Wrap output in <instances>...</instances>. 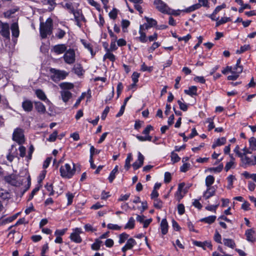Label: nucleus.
Here are the masks:
<instances>
[{"label": "nucleus", "instance_id": "6", "mask_svg": "<svg viewBox=\"0 0 256 256\" xmlns=\"http://www.w3.org/2000/svg\"><path fill=\"white\" fill-rule=\"evenodd\" d=\"M12 139L20 144L24 143V136L23 130L20 128H16L13 132Z\"/></svg>", "mask_w": 256, "mask_h": 256}, {"label": "nucleus", "instance_id": "49", "mask_svg": "<svg viewBox=\"0 0 256 256\" xmlns=\"http://www.w3.org/2000/svg\"><path fill=\"white\" fill-rule=\"evenodd\" d=\"M180 160V158L179 157L177 154L175 153L174 152H172L171 160L174 163L179 162Z\"/></svg>", "mask_w": 256, "mask_h": 256}, {"label": "nucleus", "instance_id": "8", "mask_svg": "<svg viewBox=\"0 0 256 256\" xmlns=\"http://www.w3.org/2000/svg\"><path fill=\"white\" fill-rule=\"evenodd\" d=\"M75 52L73 49L70 48L66 51L63 56L64 62L69 64H72L75 62Z\"/></svg>", "mask_w": 256, "mask_h": 256}, {"label": "nucleus", "instance_id": "62", "mask_svg": "<svg viewBox=\"0 0 256 256\" xmlns=\"http://www.w3.org/2000/svg\"><path fill=\"white\" fill-rule=\"evenodd\" d=\"M178 103L179 105L180 108L181 110L186 112L188 110V106L186 104L183 103L180 100L178 101Z\"/></svg>", "mask_w": 256, "mask_h": 256}, {"label": "nucleus", "instance_id": "30", "mask_svg": "<svg viewBox=\"0 0 256 256\" xmlns=\"http://www.w3.org/2000/svg\"><path fill=\"white\" fill-rule=\"evenodd\" d=\"M66 34V32L64 30L58 28L56 29L55 36L58 39H62L65 36Z\"/></svg>", "mask_w": 256, "mask_h": 256}, {"label": "nucleus", "instance_id": "24", "mask_svg": "<svg viewBox=\"0 0 256 256\" xmlns=\"http://www.w3.org/2000/svg\"><path fill=\"white\" fill-rule=\"evenodd\" d=\"M184 92L186 94L189 95L191 96H196L197 94V87L196 86H191L189 87L188 90H185Z\"/></svg>", "mask_w": 256, "mask_h": 256}, {"label": "nucleus", "instance_id": "5", "mask_svg": "<svg viewBox=\"0 0 256 256\" xmlns=\"http://www.w3.org/2000/svg\"><path fill=\"white\" fill-rule=\"evenodd\" d=\"M82 233H83V232L82 228H76L72 230V232L70 234V238L72 242L76 244H80L82 240L80 236V234Z\"/></svg>", "mask_w": 256, "mask_h": 256}, {"label": "nucleus", "instance_id": "7", "mask_svg": "<svg viewBox=\"0 0 256 256\" xmlns=\"http://www.w3.org/2000/svg\"><path fill=\"white\" fill-rule=\"evenodd\" d=\"M0 34L6 40H10V26L7 22L0 20Z\"/></svg>", "mask_w": 256, "mask_h": 256}, {"label": "nucleus", "instance_id": "26", "mask_svg": "<svg viewBox=\"0 0 256 256\" xmlns=\"http://www.w3.org/2000/svg\"><path fill=\"white\" fill-rule=\"evenodd\" d=\"M223 242L224 246L232 248H234L236 246L234 241L230 238H224Z\"/></svg>", "mask_w": 256, "mask_h": 256}, {"label": "nucleus", "instance_id": "55", "mask_svg": "<svg viewBox=\"0 0 256 256\" xmlns=\"http://www.w3.org/2000/svg\"><path fill=\"white\" fill-rule=\"evenodd\" d=\"M180 10H176L171 9L170 8H169L166 14L177 16H178L180 14Z\"/></svg>", "mask_w": 256, "mask_h": 256}, {"label": "nucleus", "instance_id": "4", "mask_svg": "<svg viewBox=\"0 0 256 256\" xmlns=\"http://www.w3.org/2000/svg\"><path fill=\"white\" fill-rule=\"evenodd\" d=\"M240 166L244 168L255 166L256 165V156L251 154L250 156L248 155L244 156L243 154L240 158Z\"/></svg>", "mask_w": 256, "mask_h": 256}, {"label": "nucleus", "instance_id": "61", "mask_svg": "<svg viewBox=\"0 0 256 256\" xmlns=\"http://www.w3.org/2000/svg\"><path fill=\"white\" fill-rule=\"evenodd\" d=\"M160 46V44L158 42H154L152 46L148 48V51L150 52H152L156 48Z\"/></svg>", "mask_w": 256, "mask_h": 256}, {"label": "nucleus", "instance_id": "23", "mask_svg": "<svg viewBox=\"0 0 256 256\" xmlns=\"http://www.w3.org/2000/svg\"><path fill=\"white\" fill-rule=\"evenodd\" d=\"M60 88L62 90H69L74 88V85L72 83L64 82L59 84Z\"/></svg>", "mask_w": 256, "mask_h": 256}, {"label": "nucleus", "instance_id": "32", "mask_svg": "<svg viewBox=\"0 0 256 256\" xmlns=\"http://www.w3.org/2000/svg\"><path fill=\"white\" fill-rule=\"evenodd\" d=\"M102 242V241L100 239H96L94 242L91 246L92 249L95 250H100Z\"/></svg>", "mask_w": 256, "mask_h": 256}, {"label": "nucleus", "instance_id": "46", "mask_svg": "<svg viewBox=\"0 0 256 256\" xmlns=\"http://www.w3.org/2000/svg\"><path fill=\"white\" fill-rule=\"evenodd\" d=\"M128 236H129L127 234L124 232L122 233L119 236L118 242L120 244L124 243L126 240L128 238Z\"/></svg>", "mask_w": 256, "mask_h": 256}, {"label": "nucleus", "instance_id": "47", "mask_svg": "<svg viewBox=\"0 0 256 256\" xmlns=\"http://www.w3.org/2000/svg\"><path fill=\"white\" fill-rule=\"evenodd\" d=\"M136 138L141 142L144 141H152V137L149 135L146 136H136Z\"/></svg>", "mask_w": 256, "mask_h": 256}, {"label": "nucleus", "instance_id": "20", "mask_svg": "<svg viewBox=\"0 0 256 256\" xmlns=\"http://www.w3.org/2000/svg\"><path fill=\"white\" fill-rule=\"evenodd\" d=\"M160 230L162 233L163 235H165L168 232V223L166 218H164L160 222Z\"/></svg>", "mask_w": 256, "mask_h": 256}, {"label": "nucleus", "instance_id": "1", "mask_svg": "<svg viewBox=\"0 0 256 256\" xmlns=\"http://www.w3.org/2000/svg\"><path fill=\"white\" fill-rule=\"evenodd\" d=\"M53 30L52 20L49 18L46 22H40V36L42 38H46L48 36L52 34Z\"/></svg>", "mask_w": 256, "mask_h": 256}, {"label": "nucleus", "instance_id": "60", "mask_svg": "<svg viewBox=\"0 0 256 256\" xmlns=\"http://www.w3.org/2000/svg\"><path fill=\"white\" fill-rule=\"evenodd\" d=\"M214 240L218 243L222 244V236L218 231H216L214 237Z\"/></svg>", "mask_w": 256, "mask_h": 256}, {"label": "nucleus", "instance_id": "11", "mask_svg": "<svg viewBox=\"0 0 256 256\" xmlns=\"http://www.w3.org/2000/svg\"><path fill=\"white\" fill-rule=\"evenodd\" d=\"M72 14L74 16L75 21L76 22V25L78 26H81L80 22H86V20L84 14H82L81 10H76L72 13Z\"/></svg>", "mask_w": 256, "mask_h": 256}, {"label": "nucleus", "instance_id": "29", "mask_svg": "<svg viewBox=\"0 0 256 256\" xmlns=\"http://www.w3.org/2000/svg\"><path fill=\"white\" fill-rule=\"evenodd\" d=\"M118 172V166H116L110 172L108 178L110 182L112 183L116 178V174Z\"/></svg>", "mask_w": 256, "mask_h": 256}, {"label": "nucleus", "instance_id": "41", "mask_svg": "<svg viewBox=\"0 0 256 256\" xmlns=\"http://www.w3.org/2000/svg\"><path fill=\"white\" fill-rule=\"evenodd\" d=\"M10 197V194L6 190L2 188H0V198L4 200Z\"/></svg>", "mask_w": 256, "mask_h": 256}, {"label": "nucleus", "instance_id": "52", "mask_svg": "<svg viewBox=\"0 0 256 256\" xmlns=\"http://www.w3.org/2000/svg\"><path fill=\"white\" fill-rule=\"evenodd\" d=\"M107 228L110 230H119L121 229V226H118V224H108L107 225Z\"/></svg>", "mask_w": 256, "mask_h": 256}, {"label": "nucleus", "instance_id": "37", "mask_svg": "<svg viewBox=\"0 0 256 256\" xmlns=\"http://www.w3.org/2000/svg\"><path fill=\"white\" fill-rule=\"evenodd\" d=\"M250 148L252 151L256 150V138L254 137H252L249 140Z\"/></svg>", "mask_w": 256, "mask_h": 256}, {"label": "nucleus", "instance_id": "50", "mask_svg": "<svg viewBox=\"0 0 256 256\" xmlns=\"http://www.w3.org/2000/svg\"><path fill=\"white\" fill-rule=\"evenodd\" d=\"M190 164L188 163H184L180 168V171L182 172H186L190 168Z\"/></svg>", "mask_w": 256, "mask_h": 256}, {"label": "nucleus", "instance_id": "36", "mask_svg": "<svg viewBox=\"0 0 256 256\" xmlns=\"http://www.w3.org/2000/svg\"><path fill=\"white\" fill-rule=\"evenodd\" d=\"M73 70L74 73L78 76L82 75L83 74L82 68L80 64L75 65L73 68Z\"/></svg>", "mask_w": 256, "mask_h": 256}, {"label": "nucleus", "instance_id": "12", "mask_svg": "<svg viewBox=\"0 0 256 256\" xmlns=\"http://www.w3.org/2000/svg\"><path fill=\"white\" fill-rule=\"evenodd\" d=\"M245 236L248 242L254 243L256 241V232L252 228L246 230Z\"/></svg>", "mask_w": 256, "mask_h": 256}, {"label": "nucleus", "instance_id": "53", "mask_svg": "<svg viewBox=\"0 0 256 256\" xmlns=\"http://www.w3.org/2000/svg\"><path fill=\"white\" fill-rule=\"evenodd\" d=\"M140 70L142 72L148 71V72H151L153 70V67L148 66H146L145 63H143L141 66Z\"/></svg>", "mask_w": 256, "mask_h": 256}, {"label": "nucleus", "instance_id": "64", "mask_svg": "<svg viewBox=\"0 0 256 256\" xmlns=\"http://www.w3.org/2000/svg\"><path fill=\"white\" fill-rule=\"evenodd\" d=\"M110 18L115 20L118 15L117 10L116 8H114L112 11H110L108 14Z\"/></svg>", "mask_w": 256, "mask_h": 256}, {"label": "nucleus", "instance_id": "17", "mask_svg": "<svg viewBox=\"0 0 256 256\" xmlns=\"http://www.w3.org/2000/svg\"><path fill=\"white\" fill-rule=\"evenodd\" d=\"M12 36L18 38L20 34L19 27L18 22H14L10 26Z\"/></svg>", "mask_w": 256, "mask_h": 256}, {"label": "nucleus", "instance_id": "21", "mask_svg": "<svg viewBox=\"0 0 256 256\" xmlns=\"http://www.w3.org/2000/svg\"><path fill=\"white\" fill-rule=\"evenodd\" d=\"M142 26H140L139 34L140 36L136 38V39L138 40L140 42L142 43H145L148 42V38L146 36V33L144 30H142Z\"/></svg>", "mask_w": 256, "mask_h": 256}, {"label": "nucleus", "instance_id": "27", "mask_svg": "<svg viewBox=\"0 0 256 256\" xmlns=\"http://www.w3.org/2000/svg\"><path fill=\"white\" fill-rule=\"evenodd\" d=\"M132 153H128L127 154L126 158L125 160L124 168L128 170L130 167V162L132 160Z\"/></svg>", "mask_w": 256, "mask_h": 256}, {"label": "nucleus", "instance_id": "15", "mask_svg": "<svg viewBox=\"0 0 256 256\" xmlns=\"http://www.w3.org/2000/svg\"><path fill=\"white\" fill-rule=\"evenodd\" d=\"M136 244V240L132 238H130L128 240L125 246L122 247V252H126V250H131Z\"/></svg>", "mask_w": 256, "mask_h": 256}, {"label": "nucleus", "instance_id": "22", "mask_svg": "<svg viewBox=\"0 0 256 256\" xmlns=\"http://www.w3.org/2000/svg\"><path fill=\"white\" fill-rule=\"evenodd\" d=\"M215 191L214 187H207L206 191L204 192V196L206 200L208 199L210 197L214 195Z\"/></svg>", "mask_w": 256, "mask_h": 256}, {"label": "nucleus", "instance_id": "31", "mask_svg": "<svg viewBox=\"0 0 256 256\" xmlns=\"http://www.w3.org/2000/svg\"><path fill=\"white\" fill-rule=\"evenodd\" d=\"M214 182V178L211 175L207 176L206 178V187H212L211 186Z\"/></svg>", "mask_w": 256, "mask_h": 256}, {"label": "nucleus", "instance_id": "38", "mask_svg": "<svg viewBox=\"0 0 256 256\" xmlns=\"http://www.w3.org/2000/svg\"><path fill=\"white\" fill-rule=\"evenodd\" d=\"M66 197L68 199L67 206L71 205L73 202V199L74 196V194L70 192H68L66 194Z\"/></svg>", "mask_w": 256, "mask_h": 256}, {"label": "nucleus", "instance_id": "16", "mask_svg": "<svg viewBox=\"0 0 256 256\" xmlns=\"http://www.w3.org/2000/svg\"><path fill=\"white\" fill-rule=\"evenodd\" d=\"M34 108L36 110L41 114H44L46 112V108L45 106L39 101L34 102Z\"/></svg>", "mask_w": 256, "mask_h": 256}, {"label": "nucleus", "instance_id": "28", "mask_svg": "<svg viewBox=\"0 0 256 256\" xmlns=\"http://www.w3.org/2000/svg\"><path fill=\"white\" fill-rule=\"evenodd\" d=\"M216 218L215 216H210L200 219V221L208 224H212L216 220Z\"/></svg>", "mask_w": 256, "mask_h": 256}, {"label": "nucleus", "instance_id": "25", "mask_svg": "<svg viewBox=\"0 0 256 256\" xmlns=\"http://www.w3.org/2000/svg\"><path fill=\"white\" fill-rule=\"evenodd\" d=\"M35 94L40 100L42 101H46L47 100L45 93L40 89L36 90H35Z\"/></svg>", "mask_w": 256, "mask_h": 256}, {"label": "nucleus", "instance_id": "33", "mask_svg": "<svg viewBox=\"0 0 256 256\" xmlns=\"http://www.w3.org/2000/svg\"><path fill=\"white\" fill-rule=\"evenodd\" d=\"M232 20L230 18L228 17H222L220 20L216 22V26L218 27L220 26L223 24L227 22H230Z\"/></svg>", "mask_w": 256, "mask_h": 256}, {"label": "nucleus", "instance_id": "13", "mask_svg": "<svg viewBox=\"0 0 256 256\" xmlns=\"http://www.w3.org/2000/svg\"><path fill=\"white\" fill-rule=\"evenodd\" d=\"M144 159V156L140 152H138V160L132 165L134 170H138L143 165Z\"/></svg>", "mask_w": 256, "mask_h": 256}, {"label": "nucleus", "instance_id": "14", "mask_svg": "<svg viewBox=\"0 0 256 256\" xmlns=\"http://www.w3.org/2000/svg\"><path fill=\"white\" fill-rule=\"evenodd\" d=\"M67 46L65 44H58L53 46L52 50L57 54L64 53L66 50Z\"/></svg>", "mask_w": 256, "mask_h": 256}, {"label": "nucleus", "instance_id": "35", "mask_svg": "<svg viewBox=\"0 0 256 256\" xmlns=\"http://www.w3.org/2000/svg\"><path fill=\"white\" fill-rule=\"evenodd\" d=\"M135 220L132 217L129 218V220L127 224L124 226V228L132 229L134 227Z\"/></svg>", "mask_w": 256, "mask_h": 256}, {"label": "nucleus", "instance_id": "43", "mask_svg": "<svg viewBox=\"0 0 256 256\" xmlns=\"http://www.w3.org/2000/svg\"><path fill=\"white\" fill-rule=\"evenodd\" d=\"M250 48V44H245L243 46H242L240 50H238L236 52V54H240L244 52L249 50Z\"/></svg>", "mask_w": 256, "mask_h": 256}, {"label": "nucleus", "instance_id": "63", "mask_svg": "<svg viewBox=\"0 0 256 256\" xmlns=\"http://www.w3.org/2000/svg\"><path fill=\"white\" fill-rule=\"evenodd\" d=\"M140 74L137 72H134L132 76V80L134 83H137L138 81V78L140 77Z\"/></svg>", "mask_w": 256, "mask_h": 256}, {"label": "nucleus", "instance_id": "3", "mask_svg": "<svg viewBox=\"0 0 256 256\" xmlns=\"http://www.w3.org/2000/svg\"><path fill=\"white\" fill-rule=\"evenodd\" d=\"M50 71L51 74V79L56 82L64 80L68 74V73L64 70L54 68H51Z\"/></svg>", "mask_w": 256, "mask_h": 256}, {"label": "nucleus", "instance_id": "56", "mask_svg": "<svg viewBox=\"0 0 256 256\" xmlns=\"http://www.w3.org/2000/svg\"><path fill=\"white\" fill-rule=\"evenodd\" d=\"M116 40H111L110 44V47L108 48L110 51L113 52L115 51L118 49V46L116 45Z\"/></svg>", "mask_w": 256, "mask_h": 256}, {"label": "nucleus", "instance_id": "18", "mask_svg": "<svg viewBox=\"0 0 256 256\" xmlns=\"http://www.w3.org/2000/svg\"><path fill=\"white\" fill-rule=\"evenodd\" d=\"M60 94L62 100L66 103L72 97V94L69 90H61Z\"/></svg>", "mask_w": 256, "mask_h": 256}, {"label": "nucleus", "instance_id": "42", "mask_svg": "<svg viewBox=\"0 0 256 256\" xmlns=\"http://www.w3.org/2000/svg\"><path fill=\"white\" fill-rule=\"evenodd\" d=\"M235 179L234 176L233 175H230L228 178V185L227 186V188L229 190H230L232 188L233 186V180Z\"/></svg>", "mask_w": 256, "mask_h": 256}, {"label": "nucleus", "instance_id": "9", "mask_svg": "<svg viewBox=\"0 0 256 256\" xmlns=\"http://www.w3.org/2000/svg\"><path fill=\"white\" fill-rule=\"evenodd\" d=\"M154 4L158 10L160 12L166 14L168 10V6L162 0H154Z\"/></svg>", "mask_w": 256, "mask_h": 256}, {"label": "nucleus", "instance_id": "54", "mask_svg": "<svg viewBox=\"0 0 256 256\" xmlns=\"http://www.w3.org/2000/svg\"><path fill=\"white\" fill-rule=\"evenodd\" d=\"M145 19L146 20L147 23L150 25L152 26H156L157 22L155 20L152 18H149L146 16H145Z\"/></svg>", "mask_w": 256, "mask_h": 256}, {"label": "nucleus", "instance_id": "58", "mask_svg": "<svg viewBox=\"0 0 256 256\" xmlns=\"http://www.w3.org/2000/svg\"><path fill=\"white\" fill-rule=\"evenodd\" d=\"M67 228H64L62 230H56L54 232V235L56 236H60L64 235L66 233Z\"/></svg>", "mask_w": 256, "mask_h": 256}, {"label": "nucleus", "instance_id": "10", "mask_svg": "<svg viewBox=\"0 0 256 256\" xmlns=\"http://www.w3.org/2000/svg\"><path fill=\"white\" fill-rule=\"evenodd\" d=\"M22 107L25 112H30L33 110L34 103L31 100L24 98L22 103Z\"/></svg>", "mask_w": 256, "mask_h": 256}, {"label": "nucleus", "instance_id": "57", "mask_svg": "<svg viewBox=\"0 0 256 256\" xmlns=\"http://www.w3.org/2000/svg\"><path fill=\"white\" fill-rule=\"evenodd\" d=\"M223 168V165L222 164H220L216 168H209V170L210 172H220Z\"/></svg>", "mask_w": 256, "mask_h": 256}, {"label": "nucleus", "instance_id": "34", "mask_svg": "<svg viewBox=\"0 0 256 256\" xmlns=\"http://www.w3.org/2000/svg\"><path fill=\"white\" fill-rule=\"evenodd\" d=\"M200 8V6L199 4V3H198V4H194L188 7V8H187L184 10H182V11L184 12H193L196 10L199 9Z\"/></svg>", "mask_w": 256, "mask_h": 256}, {"label": "nucleus", "instance_id": "2", "mask_svg": "<svg viewBox=\"0 0 256 256\" xmlns=\"http://www.w3.org/2000/svg\"><path fill=\"white\" fill-rule=\"evenodd\" d=\"M60 176L65 178H70L76 172L75 165L73 164L72 168L68 164H66L64 166L60 167Z\"/></svg>", "mask_w": 256, "mask_h": 256}, {"label": "nucleus", "instance_id": "44", "mask_svg": "<svg viewBox=\"0 0 256 256\" xmlns=\"http://www.w3.org/2000/svg\"><path fill=\"white\" fill-rule=\"evenodd\" d=\"M88 3L92 6H94L98 11L101 10L100 4L94 0H87Z\"/></svg>", "mask_w": 256, "mask_h": 256}, {"label": "nucleus", "instance_id": "40", "mask_svg": "<svg viewBox=\"0 0 256 256\" xmlns=\"http://www.w3.org/2000/svg\"><path fill=\"white\" fill-rule=\"evenodd\" d=\"M242 175L246 178H252L256 182V174H250L248 172L245 171L242 173Z\"/></svg>", "mask_w": 256, "mask_h": 256}, {"label": "nucleus", "instance_id": "59", "mask_svg": "<svg viewBox=\"0 0 256 256\" xmlns=\"http://www.w3.org/2000/svg\"><path fill=\"white\" fill-rule=\"evenodd\" d=\"M206 122L209 123V124L208 126V130H211L212 129H213L214 128V124L213 122V119L212 118H208L206 120Z\"/></svg>", "mask_w": 256, "mask_h": 256}, {"label": "nucleus", "instance_id": "48", "mask_svg": "<svg viewBox=\"0 0 256 256\" xmlns=\"http://www.w3.org/2000/svg\"><path fill=\"white\" fill-rule=\"evenodd\" d=\"M64 8L69 10V12L72 14L76 10L71 2H66L64 6Z\"/></svg>", "mask_w": 256, "mask_h": 256}, {"label": "nucleus", "instance_id": "45", "mask_svg": "<svg viewBox=\"0 0 256 256\" xmlns=\"http://www.w3.org/2000/svg\"><path fill=\"white\" fill-rule=\"evenodd\" d=\"M154 206L156 208L160 209L162 207V201L158 198L154 199Z\"/></svg>", "mask_w": 256, "mask_h": 256}, {"label": "nucleus", "instance_id": "39", "mask_svg": "<svg viewBox=\"0 0 256 256\" xmlns=\"http://www.w3.org/2000/svg\"><path fill=\"white\" fill-rule=\"evenodd\" d=\"M243 68L242 66H238L236 64L234 68H232V74H236L238 75L242 72Z\"/></svg>", "mask_w": 256, "mask_h": 256}, {"label": "nucleus", "instance_id": "19", "mask_svg": "<svg viewBox=\"0 0 256 256\" xmlns=\"http://www.w3.org/2000/svg\"><path fill=\"white\" fill-rule=\"evenodd\" d=\"M105 50L106 52V54L103 57V60H105L106 59H108L110 60L112 62H114L116 60V56H115L112 53L111 51H110L108 50V48L105 47Z\"/></svg>", "mask_w": 256, "mask_h": 256}, {"label": "nucleus", "instance_id": "51", "mask_svg": "<svg viewBox=\"0 0 256 256\" xmlns=\"http://www.w3.org/2000/svg\"><path fill=\"white\" fill-rule=\"evenodd\" d=\"M58 132L56 130H54L48 138V140L49 142H53L56 140V137L58 136Z\"/></svg>", "mask_w": 256, "mask_h": 256}]
</instances>
